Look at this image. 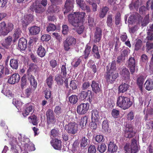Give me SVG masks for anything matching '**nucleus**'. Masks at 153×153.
<instances>
[{"label": "nucleus", "mask_w": 153, "mask_h": 153, "mask_svg": "<svg viewBox=\"0 0 153 153\" xmlns=\"http://www.w3.org/2000/svg\"><path fill=\"white\" fill-rule=\"evenodd\" d=\"M37 66L33 63H31L29 65L28 69L27 70V73L28 75L27 78L30 81L31 86L33 90L36 88L37 83L36 81L35 78L33 76L30 74V72L34 71H36L37 70Z\"/></svg>", "instance_id": "nucleus-3"}, {"label": "nucleus", "mask_w": 153, "mask_h": 153, "mask_svg": "<svg viewBox=\"0 0 153 153\" xmlns=\"http://www.w3.org/2000/svg\"><path fill=\"white\" fill-rule=\"evenodd\" d=\"M91 46L88 45L87 44L86 45L85 50L84 51L83 55V56H84V57L85 59H87L88 58L91 51Z\"/></svg>", "instance_id": "nucleus-41"}, {"label": "nucleus", "mask_w": 153, "mask_h": 153, "mask_svg": "<svg viewBox=\"0 0 153 153\" xmlns=\"http://www.w3.org/2000/svg\"><path fill=\"white\" fill-rule=\"evenodd\" d=\"M92 92L91 91L88 90L87 91H81L79 96V98L82 100H83L86 99L87 97L88 94H90L91 95Z\"/></svg>", "instance_id": "nucleus-37"}, {"label": "nucleus", "mask_w": 153, "mask_h": 153, "mask_svg": "<svg viewBox=\"0 0 153 153\" xmlns=\"http://www.w3.org/2000/svg\"><path fill=\"white\" fill-rule=\"evenodd\" d=\"M124 135L126 138H131L134 135L133 131H124Z\"/></svg>", "instance_id": "nucleus-57"}, {"label": "nucleus", "mask_w": 153, "mask_h": 153, "mask_svg": "<svg viewBox=\"0 0 153 153\" xmlns=\"http://www.w3.org/2000/svg\"><path fill=\"white\" fill-rule=\"evenodd\" d=\"M62 78H63L62 76V77L59 76H55V80L58 85H62L63 84L64 80Z\"/></svg>", "instance_id": "nucleus-52"}, {"label": "nucleus", "mask_w": 153, "mask_h": 153, "mask_svg": "<svg viewBox=\"0 0 153 153\" xmlns=\"http://www.w3.org/2000/svg\"><path fill=\"white\" fill-rule=\"evenodd\" d=\"M30 10L32 11H35L36 13H41L43 12L45 9L40 4L39 1H36L33 2L30 7Z\"/></svg>", "instance_id": "nucleus-9"}, {"label": "nucleus", "mask_w": 153, "mask_h": 153, "mask_svg": "<svg viewBox=\"0 0 153 153\" xmlns=\"http://www.w3.org/2000/svg\"><path fill=\"white\" fill-rule=\"evenodd\" d=\"M108 121L107 119L104 120L102 123V128L105 132H109L110 131L109 127Z\"/></svg>", "instance_id": "nucleus-43"}, {"label": "nucleus", "mask_w": 153, "mask_h": 153, "mask_svg": "<svg viewBox=\"0 0 153 153\" xmlns=\"http://www.w3.org/2000/svg\"><path fill=\"white\" fill-rule=\"evenodd\" d=\"M59 130L56 128L52 129L51 131V137H55L58 136Z\"/></svg>", "instance_id": "nucleus-58"}, {"label": "nucleus", "mask_w": 153, "mask_h": 153, "mask_svg": "<svg viewBox=\"0 0 153 153\" xmlns=\"http://www.w3.org/2000/svg\"><path fill=\"white\" fill-rule=\"evenodd\" d=\"M145 89L147 91H150L153 89V82L150 79H147L144 84Z\"/></svg>", "instance_id": "nucleus-34"}, {"label": "nucleus", "mask_w": 153, "mask_h": 153, "mask_svg": "<svg viewBox=\"0 0 153 153\" xmlns=\"http://www.w3.org/2000/svg\"><path fill=\"white\" fill-rule=\"evenodd\" d=\"M77 82L76 80H71L70 83V86L73 90H75L77 88Z\"/></svg>", "instance_id": "nucleus-51"}, {"label": "nucleus", "mask_w": 153, "mask_h": 153, "mask_svg": "<svg viewBox=\"0 0 153 153\" xmlns=\"http://www.w3.org/2000/svg\"><path fill=\"white\" fill-rule=\"evenodd\" d=\"M19 147H17L16 146L12 145L11 147V150L13 153H19Z\"/></svg>", "instance_id": "nucleus-62"}, {"label": "nucleus", "mask_w": 153, "mask_h": 153, "mask_svg": "<svg viewBox=\"0 0 153 153\" xmlns=\"http://www.w3.org/2000/svg\"><path fill=\"white\" fill-rule=\"evenodd\" d=\"M91 113L92 120L97 121L100 118L98 111L97 109H94L92 110Z\"/></svg>", "instance_id": "nucleus-29"}, {"label": "nucleus", "mask_w": 153, "mask_h": 153, "mask_svg": "<svg viewBox=\"0 0 153 153\" xmlns=\"http://www.w3.org/2000/svg\"><path fill=\"white\" fill-rule=\"evenodd\" d=\"M89 108V103H82L77 106V112L79 114H84L87 112Z\"/></svg>", "instance_id": "nucleus-11"}, {"label": "nucleus", "mask_w": 153, "mask_h": 153, "mask_svg": "<svg viewBox=\"0 0 153 153\" xmlns=\"http://www.w3.org/2000/svg\"><path fill=\"white\" fill-rule=\"evenodd\" d=\"M117 149V147L113 142L110 141L108 144V151L111 152H114Z\"/></svg>", "instance_id": "nucleus-33"}, {"label": "nucleus", "mask_w": 153, "mask_h": 153, "mask_svg": "<svg viewBox=\"0 0 153 153\" xmlns=\"http://www.w3.org/2000/svg\"><path fill=\"white\" fill-rule=\"evenodd\" d=\"M130 85L124 83L119 86V93H123L127 91Z\"/></svg>", "instance_id": "nucleus-36"}, {"label": "nucleus", "mask_w": 153, "mask_h": 153, "mask_svg": "<svg viewBox=\"0 0 153 153\" xmlns=\"http://www.w3.org/2000/svg\"><path fill=\"white\" fill-rule=\"evenodd\" d=\"M18 60L14 58L10 59V65L13 70H17L19 66Z\"/></svg>", "instance_id": "nucleus-27"}, {"label": "nucleus", "mask_w": 153, "mask_h": 153, "mask_svg": "<svg viewBox=\"0 0 153 153\" xmlns=\"http://www.w3.org/2000/svg\"><path fill=\"white\" fill-rule=\"evenodd\" d=\"M33 108V106L30 103L26 104L25 106L24 112L22 113V115L25 117L28 115L30 112H32Z\"/></svg>", "instance_id": "nucleus-18"}, {"label": "nucleus", "mask_w": 153, "mask_h": 153, "mask_svg": "<svg viewBox=\"0 0 153 153\" xmlns=\"http://www.w3.org/2000/svg\"><path fill=\"white\" fill-rule=\"evenodd\" d=\"M106 149V146L104 143H102L100 145H99L97 147V149L99 152L103 153L105 151Z\"/></svg>", "instance_id": "nucleus-53"}, {"label": "nucleus", "mask_w": 153, "mask_h": 153, "mask_svg": "<svg viewBox=\"0 0 153 153\" xmlns=\"http://www.w3.org/2000/svg\"><path fill=\"white\" fill-rule=\"evenodd\" d=\"M36 53L39 57H43L45 55L46 50L42 45H40L38 46Z\"/></svg>", "instance_id": "nucleus-28"}, {"label": "nucleus", "mask_w": 153, "mask_h": 153, "mask_svg": "<svg viewBox=\"0 0 153 153\" xmlns=\"http://www.w3.org/2000/svg\"><path fill=\"white\" fill-rule=\"evenodd\" d=\"M109 10V8L107 6L103 7L100 12L99 15L100 17L101 18H104Z\"/></svg>", "instance_id": "nucleus-38"}, {"label": "nucleus", "mask_w": 153, "mask_h": 153, "mask_svg": "<svg viewBox=\"0 0 153 153\" xmlns=\"http://www.w3.org/2000/svg\"><path fill=\"white\" fill-rule=\"evenodd\" d=\"M121 21V14L119 11H118L115 16V23L116 25L120 24Z\"/></svg>", "instance_id": "nucleus-44"}, {"label": "nucleus", "mask_w": 153, "mask_h": 153, "mask_svg": "<svg viewBox=\"0 0 153 153\" xmlns=\"http://www.w3.org/2000/svg\"><path fill=\"white\" fill-rule=\"evenodd\" d=\"M117 68L116 67V62L115 60L110 63L106 66V71H115Z\"/></svg>", "instance_id": "nucleus-31"}, {"label": "nucleus", "mask_w": 153, "mask_h": 153, "mask_svg": "<svg viewBox=\"0 0 153 153\" xmlns=\"http://www.w3.org/2000/svg\"><path fill=\"white\" fill-rule=\"evenodd\" d=\"M124 150L126 153H136L138 150L137 140L133 139L131 140V145L126 143L124 147Z\"/></svg>", "instance_id": "nucleus-6"}, {"label": "nucleus", "mask_w": 153, "mask_h": 153, "mask_svg": "<svg viewBox=\"0 0 153 153\" xmlns=\"http://www.w3.org/2000/svg\"><path fill=\"white\" fill-rule=\"evenodd\" d=\"M65 129L70 134L74 135L77 132V125L75 122H70L65 126Z\"/></svg>", "instance_id": "nucleus-8"}, {"label": "nucleus", "mask_w": 153, "mask_h": 153, "mask_svg": "<svg viewBox=\"0 0 153 153\" xmlns=\"http://www.w3.org/2000/svg\"><path fill=\"white\" fill-rule=\"evenodd\" d=\"M5 68L2 65L0 64V80L4 76Z\"/></svg>", "instance_id": "nucleus-56"}, {"label": "nucleus", "mask_w": 153, "mask_h": 153, "mask_svg": "<svg viewBox=\"0 0 153 153\" xmlns=\"http://www.w3.org/2000/svg\"><path fill=\"white\" fill-rule=\"evenodd\" d=\"M76 42V39L74 37L71 36L68 37L63 42L64 50L66 51H69L71 47L74 46Z\"/></svg>", "instance_id": "nucleus-5"}, {"label": "nucleus", "mask_w": 153, "mask_h": 153, "mask_svg": "<svg viewBox=\"0 0 153 153\" xmlns=\"http://www.w3.org/2000/svg\"><path fill=\"white\" fill-rule=\"evenodd\" d=\"M88 152L89 153H95L96 148L94 145H91L88 148Z\"/></svg>", "instance_id": "nucleus-59"}, {"label": "nucleus", "mask_w": 153, "mask_h": 153, "mask_svg": "<svg viewBox=\"0 0 153 153\" xmlns=\"http://www.w3.org/2000/svg\"><path fill=\"white\" fill-rule=\"evenodd\" d=\"M79 143L78 140H76L74 142L72 146V151L74 153H81L79 149Z\"/></svg>", "instance_id": "nucleus-26"}, {"label": "nucleus", "mask_w": 153, "mask_h": 153, "mask_svg": "<svg viewBox=\"0 0 153 153\" xmlns=\"http://www.w3.org/2000/svg\"><path fill=\"white\" fill-rule=\"evenodd\" d=\"M12 40V37L10 36H9L4 39V41L2 44V46L8 49L11 45Z\"/></svg>", "instance_id": "nucleus-30"}, {"label": "nucleus", "mask_w": 153, "mask_h": 153, "mask_svg": "<svg viewBox=\"0 0 153 153\" xmlns=\"http://www.w3.org/2000/svg\"><path fill=\"white\" fill-rule=\"evenodd\" d=\"M56 29V26L53 24H49L47 27L46 31L48 32L53 31Z\"/></svg>", "instance_id": "nucleus-49"}, {"label": "nucleus", "mask_w": 153, "mask_h": 153, "mask_svg": "<svg viewBox=\"0 0 153 153\" xmlns=\"http://www.w3.org/2000/svg\"><path fill=\"white\" fill-rule=\"evenodd\" d=\"M146 51L148 52L151 49L153 48V43L147 42L146 43Z\"/></svg>", "instance_id": "nucleus-64"}, {"label": "nucleus", "mask_w": 153, "mask_h": 153, "mask_svg": "<svg viewBox=\"0 0 153 153\" xmlns=\"http://www.w3.org/2000/svg\"><path fill=\"white\" fill-rule=\"evenodd\" d=\"M51 36L48 34H44L41 37V40L43 41H48L51 39Z\"/></svg>", "instance_id": "nucleus-61"}, {"label": "nucleus", "mask_w": 153, "mask_h": 153, "mask_svg": "<svg viewBox=\"0 0 153 153\" xmlns=\"http://www.w3.org/2000/svg\"><path fill=\"white\" fill-rule=\"evenodd\" d=\"M59 7L56 5L52 4L48 7V12L49 13H57L59 10Z\"/></svg>", "instance_id": "nucleus-32"}, {"label": "nucleus", "mask_w": 153, "mask_h": 153, "mask_svg": "<svg viewBox=\"0 0 153 153\" xmlns=\"http://www.w3.org/2000/svg\"><path fill=\"white\" fill-rule=\"evenodd\" d=\"M106 23L107 26L111 27L113 25L112 15L111 14L108 15L107 17Z\"/></svg>", "instance_id": "nucleus-45"}, {"label": "nucleus", "mask_w": 153, "mask_h": 153, "mask_svg": "<svg viewBox=\"0 0 153 153\" xmlns=\"http://www.w3.org/2000/svg\"><path fill=\"white\" fill-rule=\"evenodd\" d=\"M76 4L82 10L85 11L87 13L91 11L89 6L87 5L83 0H76Z\"/></svg>", "instance_id": "nucleus-14"}, {"label": "nucleus", "mask_w": 153, "mask_h": 153, "mask_svg": "<svg viewBox=\"0 0 153 153\" xmlns=\"http://www.w3.org/2000/svg\"><path fill=\"white\" fill-rule=\"evenodd\" d=\"M27 41L24 38H20L18 42V47L20 50H24L27 48Z\"/></svg>", "instance_id": "nucleus-21"}, {"label": "nucleus", "mask_w": 153, "mask_h": 153, "mask_svg": "<svg viewBox=\"0 0 153 153\" xmlns=\"http://www.w3.org/2000/svg\"><path fill=\"white\" fill-rule=\"evenodd\" d=\"M118 76L119 74L116 71H106L105 78L107 82L112 83Z\"/></svg>", "instance_id": "nucleus-7"}, {"label": "nucleus", "mask_w": 153, "mask_h": 153, "mask_svg": "<svg viewBox=\"0 0 153 153\" xmlns=\"http://www.w3.org/2000/svg\"><path fill=\"white\" fill-rule=\"evenodd\" d=\"M86 15L85 12H75L68 15L69 23L73 26L76 27V31L79 34L82 33L84 27L82 25V21Z\"/></svg>", "instance_id": "nucleus-1"}, {"label": "nucleus", "mask_w": 153, "mask_h": 153, "mask_svg": "<svg viewBox=\"0 0 153 153\" xmlns=\"http://www.w3.org/2000/svg\"><path fill=\"white\" fill-rule=\"evenodd\" d=\"M92 54L93 56L97 59H100L101 58L100 54L98 47L95 44L93 45L92 49Z\"/></svg>", "instance_id": "nucleus-20"}, {"label": "nucleus", "mask_w": 153, "mask_h": 153, "mask_svg": "<svg viewBox=\"0 0 153 153\" xmlns=\"http://www.w3.org/2000/svg\"><path fill=\"white\" fill-rule=\"evenodd\" d=\"M78 99L76 95H72L69 97V101L71 104L74 105L77 102Z\"/></svg>", "instance_id": "nucleus-46"}, {"label": "nucleus", "mask_w": 153, "mask_h": 153, "mask_svg": "<svg viewBox=\"0 0 153 153\" xmlns=\"http://www.w3.org/2000/svg\"><path fill=\"white\" fill-rule=\"evenodd\" d=\"M145 79L143 75H140L137 78V84L138 85L141 92H143V85Z\"/></svg>", "instance_id": "nucleus-22"}, {"label": "nucleus", "mask_w": 153, "mask_h": 153, "mask_svg": "<svg viewBox=\"0 0 153 153\" xmlns=\"http://www.w3.org/2000/svg\"><path fill=\"white\" fill-rule=\"evenodd\" d=\"M136 62L134 57L129 58L128 62V66L130 70L131 74H133L135 72Z\"/></svg>", "instance_id": "nucleus-16"}, {"label": "nucleus", "mask_w": 153, "mask_h": 153, "mask_svg": "<svg viewBox=\"0 0 153 153\" xmlns=\"http://www.w3.org/2000/svg\"><path fill=\"white\" fill-rule=\"evenodd\" d=\"M90 85V84L89 81L84 82L82 85V89L83 90H85L88 88Z\"/></svg>", "instance_id": "nucleus-60"}, {"label": "nucleus", "mask_w": 153, "mask_h": 153, "mask_svg": "<svg viewBox=\"0 0 153 153\" xmlns=\"http://www.w3.org/2000/svg\"><path fill=\"white\" fill-rule=\"evenodd\" d=\"M20 79V75L18 74H13L8 78L7 82L11 85H14L18 83Z\"/></svg>", "instance_id": "nucleus-15"}, {"label": "nucleus", "mask_w": 153, "mask_h": 153, "mask_svg": "<svg viewBox=\"0 0 153 153\" xmlns=\"http://www.w3.org/2000/svg\"><path fill=\"white\" fill-rule=\"evenodd\" d=\"M146 39L149 41H153V32H148Z\"/></svg>", "instance_id": "nucleus-63"}, {"label": "nucleus", "mask_w": 153, "mask_h": 153, "mask_svg": "<svg viewBox=\"0 0 153 153\" xmlns=\"http://www.w3.org/2000/svg\"><path fill=\"white\" fill-rule=\"evenodd\" d=\"M88 119V117L87 116H86L84 117L81 119L80 123V125L81 126L82 128H84L85 127Z\"/></svg>", "instance_id": "nucleus-47"}, {"label": "nucleus", "mask_w": 153, "mask_h": 153, "mask_svg": "<svg viewBox=\"0 0 153 153\" xmlns=\"http://www.w3.org/2000/svg\"><path fill=\"white\" fill-rule=\"evenodd\" d=\"M142 44V41L140 39H138L137 40L135 45L134 50L138 51L140 49Z\"/></svg>", "instance_id": "nucleus-50"}, {"label": "nucleus", "mask_w": 153, "mask_h": 153, "mask_svg": "<svg viewBox=\"0 0 153 153\" xmlns=\"http://www.w3.org/2000/svg\"><path fill=\"white\" fill-rule=\"evenodd\" d=\"M14 29V25L11 23H8L7 25L4 21L0 23V35H7Z\"/></svg>", "instance_id": "nucleus-4"}, {"label": "nucleus", "mask_w": 153, "mask_h": 153, "mask_svg": "<svg viewBox=\"0 0 153 153\" xmlns=\"http://www.w3.org/2000/svg\"><path fill=\"white\" fill-rule=\"evenodd\" d=\"M32 88L30 87H29L27 88L25 91V95L27 97H28L32 94V90L33 91H34L35 90H33V88H32Z\"/></svg>", "instance_id": "nucleus-55"}, {"label": "nucleus", "mask_w": 153, "mask_h": 153, "mask_svg": "<svg viewBox=\"0 0 153 153\" xmlns=\"http://www.w3.org/2000/svg\"><path fill=\"white\" fill-rule=\"evenodd\" d=\"M120 74L123 80L125 81L126 82L129 81L130 73L127 68H123L120 71Z\"/></svg>", "instance_id": "nucleus-13"}, {"label": "nucleus", "mask_w": 153, "mask_h": 153, "mask_svg": "<svg viewBox=\"0 0 153 153\" xmlns=\"http://www.w3.org/2000/svg\"><path fill=\"white\" fill-rule=\"evenodd\" d=\"M53 76L51 75L47 76L45 82L46 84L49 88H51L53 83Z\"/></svg>", "instance_id": "nucleus-35"}, {"label": "nucleus", "mask_w": 153, "mask_h": 153, "mask_svg": "<svg viewBox=\"0 0 153 153\" xmlns=\"http://www.w3.org/2000/svg\"><path fill=\"white\" fill-rule=\"evenodd\" d=\"M47 123L48 125H53L56 122V118L52 110L48 109L46 112Z\"/></svg>", "instance_id": "nucleus-10"}, {"label": "nucleus", "mask_w": 153, "mask_h": 153, "mask_svg": "<svg viewBox=\"0 0 153 153\" xmlns=\"http://www.w3.org/2000/svg\"><path fill=\"white\" fill-rule=\"evenodd\" d=\"M61 73L63 78L66 77L67 75L66 65H62L61 68Z\"/></svg>", "instance_id": "nucleus-54"}, {"label": "nucleus", "mask_w": 153, "mask_h": 153, "mask_svg": "<svg viewBox=\"0 0 153 153\" xmlns=\"http://www.w3.org/2000/svg\"><path fill=\"white\" fill-rule=\"evenodd\" d=\"M132 102L129 98L121 95L117 99V105L123 110L129 108L132 105Z\"/></svg>", "instance_id": "nucleus-2"}, {"label": "nucleus", "mask_w": 153, "mask_h": 153, "mask_svg": "<svg viewBox=\"0 0 153 153\" xmlns=\"http://www.w3.org/2000/svg\"><path fill=\"white\" fill-rule=\"evenodd\" d=\"M29 121L33 125H36L38 124V120L36 116L34 114L31 115L28 117Z\"/></svg>", "instance_id": "nucleus-42"}, {"label": "nucleus", "mask_w": 153, "mask_h": 153, "mask_svg": "<svg viewBox=\"0 0 153 153\" xmlns=\"http://www.w3.org/2000/svg\"><path fill=\"white\" fill-rule=\"evenodd\" d=\"M94 62L92 61H89L88 64V66L90 68L92 72L95 74L97 72V69L96 65L94 63Z\"/></svg>", "instance_id": "nucleus-39"}, {"label": "nucleus", "mask_w": 153, "mask_h": 153, "mask_svg": "<svg viewBox=\"0 0 153 153\" xmlns=\"http://www.w3.org/2000/svg\"><path fill=\"white\" fill-rule=\"evenodd\" d=\"M91 86L92 90L96 94L99 93L101 91V87L99 86V83L95 81H92Z\"/></svg>", "instance_id": "nucleus-24"}, {"label": "nucleus", "mask_w": 153, "mask_h": 153, "mask_svg": "<svg viewBox=\"0 0 153 153\" xmlns=\"http://www.w3.org/2000/svg\"><path fill=\"white\" fill-rule=\"evenodd\" d=\"M75 4V0H66L63 9L65 15L73 10Z\"/></svg>", "instance_id": "nucleus-12"}, {"label": "nucleus", "mask_w": 153, "mask_h": 153, "mask_svg": "<svg viewBox=\"0 0 153 153\" xmlns=\"http://www.w3.org/2000/svg\"><path fill=\"white\" fill-rule=\"evenodd\" d=\"M22 33V30L19 28H17L15 30L13 36L14 42H16L20 37Z\"/></svg>", "instance_id": "nucleus-25"}, {"label": "nucleus", "mask_w": 153, "mask_h": 153, "mask_svg": "<svg viewBox=\"0 0 153 153\" xmlns=\"http://www.w3.org/2000/svg\"><path fill=\"white\" fill-rule=\"evenodd\" d=\"M51 143L53 148L56 150H60L62 148V142L58 139H53Z\"/></svg>", "instance_id": "nucleus-17"}, {"label": "nucleus", "mask_w": 153, "mask_h": 153, "mask_svg": "<svg viewBox=\"0 0 153 153\" xmlns=\"http://www.w3.org/2000/svg\"><path fill=\"white\" fill-rule=\"evenodd\" d=\"M29 32L31 35H36L39 33L41 31L40 27L33 26L28 28Z\"/></svg>", "instance_id": "nucleus-23"}, {"label": "nucleus", "mask_w": 153, "mask_h": 153, "mask_svg": "<svg viewBox=\"0 0 153 153\" xmlns=\"http://www.w3.org/2000/svg\"><path fill=\"white\" fill-rule=\"evenodd\" d=\"M27 83L26 75L24 74L22 77L21 80V89H23Z\"/></svg>", "instance_id": "nucleus-40"}, {"label": "nucleus", "mask_w": 153, "mask_h": 153, "mask_svg": "<svg viewBox=\"0 0 153 153\" xmlns=\"http://www.w3.org/2000/svg\"><path fill=\"white\" fill-rule=\"evenodd\" d=\"M88 140V139L85 137H82L80 143V147L82 149H84L87 145Z\"/></svg>", "instance_id": "nucleus-48"}, {"label": "nucleus", "mask_w": 153, "mask_h": 153, "mask_svg": "<svg viewBox=\"0 0 153 153\" xmlns=\"http://www.w3.org/2000/svg\"><path fill=\"white\" fill-rule=\"evenodd\" d=\"M33 20V16L31 14L26 15L24 16V19L22 22L23 26H27Z\"/></svg>", "instance_id": "nucleus-19"}]
</instances>
